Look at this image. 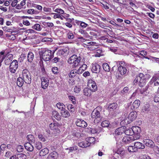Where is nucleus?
<instances>
[{
	"instance_id": "f257e3e1",
	"label": "nucleus",
	"mask_w": 159,
	"mask_h": 159,
	"mask_svg": "<svg viewBox=\"0 0 159 159\" xmlns=\"http://www.w3.org/2000/svg\"><path fill=\"white\" fill-rule=\"evenodd\" d=\"M54 51L52 52L51 50L41 49L39 52L40 59L45 61L50 60L53 57Z\"/></svg>"
},
{
	"instance_id": "f03ea898",
	"label": "nucleus",
	"mask_w": 159,
	"mask_h": 159,
	"mask_svg": "<svg viewBox=\"0 0 159 159\" xmlns=\"http://www.w3.org/2000/svg\"><path fill=\"white\" fill-rule=\"evenodd\" d=\"M80 61V57L74 55L68 59L67 62L69 64H72L73 67L75 68L79 66Z\"/></svg>"
},
{
	"instance_id": "7ed1b4c3",
	"label": "nucleus",
	"mask_w": 159,
	"mask_h": 159,
	"mask_svg": "<svg viewBox=\"0 0 159 159\" xmlns=\"http://www.w3.org/2000/svg\"><path fill=\"white\" fill-rule=\"evenodd\" d=\"M135 83H139L140 87H143L146 83V80L144 75L142 73L139 74L135 78L134 81Z\"/></svg>"
},
{
	"instance_id": "20e7f679",
	"label": "nucleus",
	"mask_w": 159,
	"mask_h": 159,
	"mask_svg": "<svg viewBox=\"0 0 159 159\" xmlns=\"http://www.w3.org/2000/svg\"><path fill=\"white\" fill-rule=\"evenodd\" d=\"M23 79L24 82L26 84H30L31 82V76L30 73L27 69L22 70Z\"/></svg>"
},
{
	"instance_id": "39448f33",
	"label": "nucleus",
	"mask_w": 159,
	"mask_h": 159,
	"mask_svg": "<svg viewBox=\"0 0 159 159\" xmlns=\"http://www.w3.org/2000/svg\"><path fill=\"white\" fill-rule=\"evenodd\" d=\"M18 66V63L17 61L14 60L11 61L10 64L9 69L11 72L14 73L16 72Z\"/></svg>"
},
{
	"instance_id": "423d86ee",
	"label": "nucleus",
	"mask_w": 159,
	"mask_h": 159,
	"mask_svg": "<svg viewBox=\"0 0 159 159\" xmlns=\"http://www.w3.org/2000/svg\"><path fill=\"white\" fill-rule=\"evenodd\" d=\"M91 117L92 118H95L94 122H98L101 120V117L99 111L97 110L94 109L93 110L91 113Z\"/></svg>"
},
{
	"instance_id": "0eeeda50",
	"label": "nucleus",
	"mask_w": 159,
	"mask_h": 159,
	"mask_svg": "<svg viewBox=\"0 0 159 159\" xmlns=\"http://www.w3.org/2000/svg\"><path fill=\"white\" fill-rule=\"evenodd\" d=\"M88 86L89 89L92 92H95L98 89L97 86L96 82L91 80H89Z\"/></svg>"
},
{
	"instance_id": "6e6552de",
	"label": "nucleus",
	"mask_w": 159,
	"mask_h": 159,
	"mask_svg": "<svg viewBox=\"0 0 159 159\" xmlns=\"http://www.w3.org/2000/svg\"><path fill=\"white\" fill-rule=\"evenodd\" d=\"M91 139L94 140V137H90L89 139V141H83L78 143L79 146L83 148H87L90 146L91 144Z\"/></svg>"
},
{
	"instance_id": "1a4fd4ad",
	"label": "nucleus",
	"mask_w": 159,
	"mask_h": 159,
	"mask_svg": "<svg viewBox=\"0 0 159 159\" xmlns=\"http://www.w3.org/2000/svg\"><path fill=\"white\" fill-rule=\"evenodd\" d=\"M13 59V55L8 52L6 53V56L4 61V64L6 65L10 64L11 62Z\"/></svg>"
},
{
	"instance_id": "9d476101",
	"label": "nucleus",
	"mask_w": 159,
	"mask_h": 159,
	"mask_svg": "<svg viewBox=\"0 0 159 159\" xmlns=\"http://www.w3.org/2000/svg\"><path fill=\"white\" fill-rule=\"evenodd\" d=\"M150 83L151 84H153L155 86H159V76L157 75L153 76L150 81Z\"/></svg>"
},
{
	"instance_id": "9b49d317",
	"label": "nucleus",
	"mask_w": 159,
	"mask_h": 159,
	"mask_svg": "<svg viewBox=\"0 0 159 159\" xmlns=\"http://www.w3.org/2000/svg\"><path fill=\"white\" fill-rule=\"evenodd\" d=\"M42 87L44 89H46L48 85L49 80L47 78L42 77L41 79Z\"/></svg>"
},
{
	"instance_id": "f8f14e48",
	"label": "nucleus",
	"mask_w": 159,
	"mask_h": 159,
	"mask_svg": "<svg viewBox=\"0 0 159 159\" xmlns=\"http://www.w3.org/2000/svg\"><path fill=\"white\" fill-rule=\"evenodd\" d=\"M76 124L77 126L81 127H85L87 125L86 122L83 120L80 119L77 120L76 122Z\"/></svg>"
},
{
	"instance_id": "ddd939ff",
	"label": "nucleus",
	"mask_w": 159,
	"mask_h": 159,
	"mask_svg": "<svg viewBox=\"0 0 159 159\" xmlns=\"http://www.w3.org/2000/svg\"><path fill=\"white\" fill-rule=\"evenodd\" d=\"M137 116V113L135 111H133L131 112L129 115L128 118L130 122L129 121V122L133 121L134 120Z\"/></svg>"
},
{
	"instance_id": "4468645a",
	"label": "nucleus",
	"mask_w": 159,
	"mask_h": 159,
	"mask_svg": "<svg viewBox=\"0 0 159 159\" xmlns=\"http://www.w3.org/2000/svg\"><path fill=\"white\" fill-rule=\"evenodd\" d=\"M100 70V66L97 63L93 64L92 67V71L94 73H98Z\"/></svg>"
},
{
	"instance_id": "2eb2a0df",
	"label": "nucleus",
	"mask_w": 159,
	"mask_h": 159,
	"mask_svg": "<svg viewBox=\"0 0 159 159\" xmlns=\"http://www.w3.org/2000/svg\"><path fill=\"white\" fill-rule=\"evenodd\" d=\"M125 127L121 126L116 129L115 132L116 135H121L125 131Z\"/></svg>"
},
{
	"instance_id": "dca6fc26",
	"label": "nucleus",
	"mask_w": 159,
	"mask_h": 159,
	"mask_svg": "<svg viewBox=\"0 0 159 159\" xmlns=\"http://www.w3.org/2000/svg\"><path fill=\"white\" fill-rule=\"evenodd\" d=\"M140 101L139 100H135L131 106L130 108L132 110H135L139 107L140 105Z\"/></svg>"
},
{
	"instance_id": "f3484780",
	"label": "nucleus",
	"mask_w": 159,
	"mask_h": 159,
	"mask_svg": "<svg viewBox=\"0 0 159 159\" xmlns=\"http://www.w3.org/2000/svg\"><path fill=\"white\" fill-rule=\"evenodd\" d=\"M143 143L146 146L152 148L154 146V143L151 140L148 139H145L143 140Z\"/></svg>"
},
{
	"instance_id": "a211bd4d",
	"label": "nucleus",
	"mask_w": 159,
	"mask_h": 159,
	"mask_svg": "<svg viewBox=\"0 0 159 159\" xmlns=\"http://www.w3.org/2000/svg\"><path fill=\"white\" fill-rule=\"evenodd\" d=\"M58 154L55 151H53L49 154L47 157V159H55L57 158Z\"/></svg>"
},
{
	"instance_id": "6ab92c4d",
	"label": "nucleus",
	"mask_w": 159,
	"mask_h": 159,
	"mask_svg": "<svg viewBox=\"0 0 159 159\" xmlns=\"http://www.w3.org/2000/svg\"><path fill=\"white\" fill-rule=\"evenodd\" d=\"M132 137L131 136H126L124 137L122 139L123 141L126 144H128L133 142Z\"/></svg>"
},
{
	"instance_id": "aec40b11",
	"label": "nucleus",
	"mask_w": 159,
	"mask_h": 159,
	"mask_svg": "<svg viewBox=\"0 0 159 159\" xmlns=\"http://www.w3.org/2000/svg\"><path fill=\"white\" fill-rule=\"evenodd\" d=\"M134 145L137 150L138 149H143L145 148L144 145L140 142H135Z\"/></svg>"
},
{
	"instance_id": "412c9836",
	"label": "nucleus",
	"mask_w": 159,
	"mask_h": 159,
	"mask_svg": "<svg viewBox=\"0 0 159 159\" xmlns=\"http://www.w3.org/2000/svg\"><path fill=\"white\" fill-rule=\"evenodd\" d=\"M118 70L120 74L123 75L125 74L127 71V69L125 66H119Z\"/></svg>"
},
{
	"instance_id": "4be33fe9",
	"label": "nucleus",
	"mask_w": 159,
	"mask_h": 159,
	"mask_svg": "<svg viewBox=\"0 0 159 159\" xmlns=\"http://www.w3.org/2000/svg\"><path fill=\"white\" fill-rule=\"evenodd\" d=\"M25 148L28 151H32L33 150V146L30 143H25L24 144Z\"/></svg>"
},
{
	"instance_id": "5701e85b",
	"label": "nucleus",
	"mask_w": 159,
	"mask_h": 159,
	"mask_svg": "<svg viewBox=\"0 0 159 159\" xmlns=\"http://www.w3.org/2000/svg\"><path fill=\"white\" fill-rule=\"evenodd\" d=\"M117 103L114 102L110 104L108 107V109L111 111L115 110L117 107Z\"/></svg>"
},
{
	"instance_id": "b1692460",
	"label": "nucleus",
	"mask_w": 159,
	"mask_h": 159,
	"mask_svg": "<svg viewBox=\"0 0 159 159\" xmlns=\"http://www.w3.org/2000/svg\"><path fill=\"white\" fill-rule=\"evenodd\" d=\"M125 133L127 136H131L134 134V132L133 129V127L132 128H129L128 129L125 130Z\"/></svg>"
},
{
	"instance_id": "393cba45",
	"label": "nucleus",
	"mask_w": 159,
	"mask_h": 159,
	"mask_svg": "<svg viewBox=\"0 0 159 159\" xmlns=\"http://www.w3.org/2000/svg\"><path fill=\"white\" fill-rule=\"evenodd\" d=\"M61 116L64 118H67L70 116L69 112L68 111L66 110L65 109L61 111Z\"/></svg>"
},
{
	"instance_id": "a878e982",
	"label": "nucleus",
	"mask_w": 159,
	"mask_h": 159,
	"mask_svg": "<svg viewBox=\"0 0 159 159\" xmlns=\"http://www.w3.org/2000/svg\"><path fill=\"white\" fill-rule=\"evenodd\" d=\"M150 110V105L148 104H145L142 107L141 111L147 113Z\"/></svg>"
},
{
	"instance_id": "bb28decb",
	"label": "nucleus",
	"mask_w": 159,
	"mask_h": 159,
	"mask_svg": "<svg viewBox=\"0 0 159 159\" xmlns=\"http://www.w3.org/2000/svg\"><path fill=\"white\" fill-rule=\"evenodd\" d=\"M49 152V150L47 148H44L42 149L39 152V155L40 156H43L48 153Z\"/></svg>"
},
{
	"instance_id": "cd10ccee",
	"label": "nucleus",
	"mask_w": 159,
	"mask_h": 159,
	"mask_svg": "<svg viewBox=\"0 0 159 159\" xmlns=\"http://www.w3.org/2000/svg\"><path fill=\"white\" fill-rule=\"evenodd\" d=\"M59 124L58 123H51L50 124L49 126L52 130L58 129V127Z\"/></svg>"
},
{
	"instance_id": "c85d7f7f",
	"label": "nucleus",
	"mask_w": 159,
	"mask_h": 159,
	"mask_svg": "<svg viewBox=\"0 0 159 159\" xmlns=\"http://www.w3.org/2000/svg\"><path fill=\"white\" fill-rule=\"evenodd\" d=\"M79 32L83 35V37L88 38L89 37V34L85 30L82 29H80L79 30Z\"/></svg>"
},
{
	"instance_id": "c756f323",
	"label": "nucleus",
	"mask_w": 159,
	"mask_h": 159,
	"mask_svg": "<svg viewBox=\"0 0 159 159\" xmlns=\"http://www.w3.org/2000/svg\"><path fill=\"white\" fill-rule=\"evenodd\" d=\"M52 116L57 120H61V116L57 111H53L52 112Z\"/></svg>"
},
{
	"instance_id": "7c9ffc66",
	"label": "nucleus",
	"mask_w": 159,
	"mask_h": 159,
	"mask_svg": "<svg viewBox=\"0 0 159 159\" xmlns=\"http://www.w3.org/2000/svg\"><path fill=\"white\" fill-rule=\"evenodd\" d=\"M24 81L23 79L22 78H18L17 80V85L19 87H22L23 85Z\"/></svg>"
},
{
	"instance_id": "2f4dec72",
	"label": "nucleus",
	"mask_w": 159,
	"mask_h": 159,
	"mask_svg": "<svg viewBox=\"0 0 159 159\" xmlns=\"http://www.w3.org/2000/svg\"><path fill=\"white\" fill-rule=\"evenodd\" d=\"M34 55L32 52H29L27 56L28 61L30 62H32L34 58Z\"/></svg>"
},
{
	"instance_id": "473e14b6",
	"label": "nucleus",
	"mask_w": 159,
	"mask_h": 159,
	"mask_svg": "<svg viewBox=\"0 0 159 159\" xmlns=\"http://www.w3.org/2000/svg\"><path fill=\"white\" fill-rule=\"evenodd\" d=\"M26 2L24 1H22L20 4H17L15 8L17 9L20 10L23 8V7L25 5Z\"/></svg>"
},
{
	"instance_id": "72a5a7b5",
	"label": "nucleus",
	"mask_w": 159,
	"mask_h": 159,
	"mask_svg": "<svg viewBox=\"0 0 159 159\" xmlns=\"http://www.w3.org/2000/svg\"><path fill=\"white\" fill-rule=\"evenodd\" d=\"M16 159H25L26 156L23 153H19L15 156Z\"/></svg>"
},
{
	"instance_id": "f704fd0d",
	"label": "nucleus",
	"mask_w": 159,
	"mask_h": 159,
	"mask_svg": "<svg viewBox=\"0 0 159 159\" xmlns=\"http://www.w3.org/2000/svg\"><path fill=\"white\" fill-rule=\"evenodd\" d=\"M101 125L103 127H110V126H111L110 123L107 120L103 121L102 122Z\"/></svg>"
},
{
	"instance_id": "c9c22d12",
	"label": "nucleus",
	"mask_w": 159,
	"mask_h": 159,
	"mask_svg": "<svg viewBox=\"0 0 159 159\" xmlns=\"http://www.w3.org/2000/svg\"><path fill=\"white\" fill-rule=\"evenodd\" d=\"M91 91L89 88H86L84 89V94L86 96H90L91 95Z\"/></svg>"
},
{
	"instance_id": "e433bc0d",
	"label": "nucleus",
	"mask_w": 159,
	"mask_h": 159,
	"mask_svg": "<svg viewBox=\"0 0 159 159\" xmlns=\"http://www.w3.org/2000/svg\"><path fill=\"white\" fill-rule=\"evenodd\" d=\"M57 107L61 111H62L66 108L65 105L62 103L58 102L56 104Z\"/></svg>"
},
{
	"instance_id": "4c0bfd02",
	"label": "nucleus",
	"mask_w": 159,
	"mask_h": 159,
	"mask_svg": "<svg viewBox=\"0 0 159 159\" xmlns=\"http://www.w3.org/2000/svg\"><path fill=\"white\" fill-rule=\"evenodd\" d=\"M6 56V53L4 51H2L0 52V58L1 59L0 61H3L5 59Z\"/></svg>"
},
{
	"instance_id": "58836bf2",
	"label": "nucleus",
	"mask_w": 159,
	"mask_h": 159,
	"mask_svg": "<svg viewBox=\"0 0 159 159\" xmlns=\"http://www.w3.org/2000/svg\"><path fill=\"white\" fill-rule=\"evenodd\" d=\"M134 134V135L133 136H131V137H132V139L133 141L139 139L140 137V134L139 133H137V134Z\"/></svg>"
},
{
	"instance_id": "ea45409f",
	"label": "nucleus",
	"mask_w": 159,
	"mask_h": 159,
	"mask_svg": "<svg viewBox=\"0 0 159 159\" xmlns=\"http://www.w3.org/2000/svg\"><path fill=\"white\" fill-rule=\"evenodd\" d=\"M127 150L129 152H134L136 151L137 149L134 146H129L127 148Z\"/></svg>"
},
{
	"instance_id": "a19ab883",
	"label": "nucleus",
	"mask_w": 159,
	"mask_h": 159,
	"mask_svg": "<svg viewBox=\"0 0 159 159\" xmlns=\"http://www.w3.org/2000/svg\"><path fill=\"white\" fill-rule=\"evenodd\" d=\"M103 68L104 70L106 71H110V67L108 64L107 63H103L102 65Z\"/></svg>"
},
{
	"instance_id": "79ce46f5",
	"label": "nucleus",
	"mask_w": 159,
	"mask_h": 159,
	"mask_svg": "<svg viewBox=\"0 0 159 159\" xmlns=\"http://www.w3.org/2000/svg\"><path fill=\"white\" fill-rule=\"evenodd\" d=\"M32 28L36 30L39 31L41 30L40 25L38 24H36L32 26Z\"/></svg>"
},
{
	"instance_id": "37998d69",
	"label": "nucleus",
	"mask_w": 159,
	"mask_h": 159,
	"mask_svg": "<svg viewBox=\"0 0 159 159\" xmlns=\"http://www.w3.org/2000/svg\"><path fill=\"white\" fill-rule=\"evenodd\" d=\"M35 148L38 150L41 149L42 147V144L40 142H36L35 143Z\"/></svg>"
},
{
	"instance_id": "c03bdc74",
	"label": "nucleus",
	"mask_w": 159,
	"mask_h": 159,
	"mask_svg": "<svg viewBox=\"0 0 159 159\" xmlns=\"http://www.w3.org/2000/svg\"><path fill=\"white\" fill-rule=\"evenodd\" d=\"M76 74H77L76 70L74 69L70 71L69 74V76L70 77H74L75 76Z\"/></svg>"
},
{
	"instance_id": "a18cd8bd",
	"label": "nucleus",
	"mask_w": 159,
	"mask_h": 159,
	"mask_svg": "<svg viewBox=\"0 0 159 159\" xmlns=\"http://www.w3.org/2000/svg\"><path fill=\"white\" fill-rule=\"evenodd\" d=\"M133 129L134 134H137V133H139V134L141 132L140 128L137 126L133 127Z\"/></svg>"
},
{
	"instance_id": "49530a36",
	"label": "nucleus",
	"mask_w": 159,
	"mask_h": 159,
	"mask_svg": "<svg viewBox=\"0 0 159 159\" xmlns=\"http://www.w3.org/2000/svg\"><path fill=\"white\" fill-rule=\"evenodd\" d=\"M27 138L28 141L29 142H31V143H32L34 141V136L32 134L28 135Z\"/></svg>"
},
{
	"instance_id": "de8ad7c7",
	"label": "nucleus",
	"mask_w": 159,
	"mask_h": 159,
	"mask_svg": "<svg viewBox=\"0 0 159 159\" xmlns=\"http://www.w3.org/2000/svg\"><path fill=\"white\" fill-rule=\"evenodd\" d=\"M154 100L156 102H159V89H158L157 92L155 95Z\"/></svg>"
},
{
	"instance_id": "09e8293b",
	"label": "nucleus",
	"mask_w": 159,
	"mask_h": 159,
	"mask_svg": "<svg viewBox=\"0 0 159 159\" xmlns=\"http://www.w3.org/2000/svg\"><path fill=\"white\" fill-rule=\"evenodd\" d=\"M99 127L98 126H96L95 128H92L91 129V132L93 134H95L96 133L98 132V129H99Z\"/></svg>"
},
{
	"instance_id": "8fccbe9b",
	"label": "nucleus",
	"mask_w": 159,
	"mask_h": 159,
	"mask_svg": "<svg viewBox=\"0 0 159 159\" xmlns=\"http://www.w3.org/2000/svg\"><path fill=\"white\" fill-rule=\"evenodd\" d=\"M67 37L69 39H72L74 38V35L71 31H70L67 34Z\"/></svg>"
},
{
	"instance_id": "3c124183",
	"label": "nucleus",
	"mask_w": 159,
	"mask_h": 159,
	"mask_svg": "<svg viewBox=\"0 0 159 159\" xmlns=\"http://www.w3.org/2000/svg\"><path fill=\"white\" fill-rule=\"evenodd\" d=\"M38 137L39 139L40 140L43 142H45L46 140L44 136H43L42 134H39Z\"/></svg>"
},
{
	"instance_id": "603ef678",
	"label": "nucleus",
	"mask_w": 159,
	"mask_h": 159,
	"mask_svg": "<svg viewBox=\"0 0 159 159\" xmlns=\"http://www.w3.org/2000/svg\"><path fill=\"white\" fill-rule=\"evenodd\" d=\"M67 108L70 111H74L75 110L73 105L71 104H69L68 105Z\"/></svg>"
},
{
	"instance_id": "864d4df0",
	"label": "nucleus",
	"mask_w": 159,
	"mask_h": 159,
	"mask_svg": "<svg viewBox=\"0 0 159 159\" xmlns=\"http://www.w3.org/2000/svg\"><path fill=\"white\" fill-rule=\"evenodd\" d=\"M67 149L69 150V152H71L74 150H77V147L76 146H74L72 147H70L69 149L67 148Z\"/></svg>"
},
{
	"instance_id": "5fc2aeb1",
	"label": "nucleus",
	"mask_w": 159,
	"mask_h": 159,
	"mask_svg": "<svg viewBox=\"0 0 159 159\" xmlns=\"http://www.w3.org/2000/svg\"><path fill=\"white\" fill-rule=\"evenodd\" d=\"M54 11L59 13L60 14H63L64 13V11L61 9L57 8L54 10Z\"/></svg>"
},
{
	"instance_id": "6e6d98bb",
	"label": "nucleus",
	"mask_w": 159,
	"mask_h": 159,
	"mask_svg": "<svg viewBox=\"0 0 159 159\" xmlns=\"http://www.w3.org/2000/svg\"><path fill=\"white\" fill-rule=\"evenodd\" d=\"M52 71L54 74H57L58 73V69L57 67H55L52 68Z\"/></svg>"
},
{
	"instance_id": "4d7b16f0",
	"label": "nucleus",
	"mask_w": 159,
	"mask_h": 159,
	"mask_svg": "<svg viewBox=\"0 0 159 159\" xmlns=\"http://www.w3.org/2000/svg\"><path fill=\"white\" fill-rule=\"evenodd\" d=\"M18 1L17 0H14L12 1L11 4V5L12 7H16L18 3Z\"/></svg>"
},
{
	"instance_id": "13d9d810",
	"label": "nucleus",
	"mask_w": 159,
	"mask_h": 159,
	"mask_svg": "<svg viewBox=\"0 0 159 159\" xmlns=\"http://www.w3.org/2000/svg\"><path fill=\"white\" fill-rule=\"evenodd\" d=\"M23 149V147L21 145H18L17 147L16 150L18 152H22Z\"/></svg>"
},
{
	"instance_id": "bf43d9fd",
	"label": "nucleus",
	"mask_w": 159,
	"mask_h": 159,
	"mask_svg": "<svg viewBox=\"0 0 159 159\" xmlns=\"http://www.w3.org/2000/svg\"><path fill=\"white\" fill-rule=\"evenodd\" d=\"M43 10L44 11L46 12H50L52 11V10L51 8L45 7H43Z\"/></svg>"
},
{
	"instance_id": "052dcab7",
	"label": "nucleus",
	"mask_w": 159,
	"mask_h": 159,
	"mask_svg": "<svg viewBox=\"0 0 159 159\" xmlns=\"http://www.w3.org/2000/svg\"><path fill=\"white\" fill-rule=\"evenodd\" d=\"M117 64H119V66H125V63L123 61H119L117 62Z\"/></svg>"
},
{
	"instance_id": "680f3d73",
	"label": "nucleus",
	"mask_w": 159,
	"mask_h": 159,
	"mask_svg": "<svg viewBox=\"0 0 159 159\" xmlns=\"http://www.w3.org/2000/svg\"><path fill=\"white\" fill-rule=\"evenodd\" d=\"M69 99L71 100L73 104L75 103V97L73 96H69Z\"/></svg>"
},
{
	"instance_id": "e2e57ef3",
	"label": "nucleus",
	"mask_w": 159,
	"mask_h": 159,
	"mask_svg": "<svg viewBox=\"0 0 159 159\" xmlns=\"http://www.w3.org/2000/svg\"><path fill=\"white\" fill-rule=\"evenodd\" d=\"M89 25L85 22L82 21L80 26L82 28H84L88 26Z\"/></svg>"
},
{
	"instance_id": "0e129e2a",
	"label": "nucleus",
	"mask_w": 159,
	"mask_h": 159,
	"mask_svg": "<svg viewBox=\"0 0 159 159\" xmlns=\"http://www.w3.org/2000/svg\"><path fill=\"white\" fill-rule=\"evenodd\" d=\"M35 10L32 9H29L28 10L27 12L29 14H34Z\"/></svg>"
},
{
	"instance_id": "69168bd1",
	"label": "nucleus",
	"mask_w": 159,
	"mask_h": 159,
	"mask_svg": "<svg viewBox=\"0 0 159 159\" xmlns=\"http://www.w3.org/2000/svg\"><path fill=\"white\" fill-rule=\"evenodd\" d=\"M154 150L157 154H159V147L157 146H154L153 148Z\"/></svg>"
},
{
	"instance_id": "338daca9",
	"label": "nucleus",
	"mask_w": 159,
	"mask_h": 159,
	"mask_svg": "<svg viewBox=\"0 0 159 159\" xmlns=\"http://www.w3.org/2000/svg\"><path fill=\"white\" fill-rule=\"evenodd\" d=\"M87 67V66L86 65L83 64L80 67V68H81L82 70L83 71L86 70Z\"/></svg>"
},
{
	"instance_id": "774afa93",
	"label": "nucleus",
	"mask_w": 159,
	"mask_h": 159,
	"mask_svg": "<svg viewBox=\"0 0 159 159\" xmlns=\"http://www.w3.org/2000/svg\"><path fill=\"white\" fill-rule=\"evenodd\" d=\"M152 59L153 61L159 63V58L152 57Z\"/></svg>"
}]
</instances>
